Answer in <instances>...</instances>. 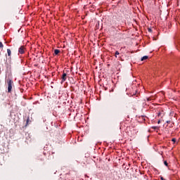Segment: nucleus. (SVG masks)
<instances>
[{"instance_id": "obj_1", "label": "nucleus", "mask_w": 180, "mask_h": 180, "mask_svg": "<svg viewBox=\"0 0 180 180\" xmlns=\"http://www.w3.org/2000/svg\"><path fill=\"white\" fill-rule=\"evenodd\" d=\"M8 84V92L11 93L12 92V85H13V81L12 79H10L7 82Z\"/></svg>"}, {"instance_id": "obj_2", "label": "nucleus", "mask_w": 180, "mask_h": 180, "mask_svg": "<svg viewBox=\"0 0 180 180\" xmlns=\"http://www.w3.org/2000/svg\"><path fill=\"white\" fill-rule=\"evenodd\" d=\"M61 79H62L61 81L62 83L65 82V81H67V73H64V72L63 73Z\"/></svg>"}, {"instance_id": "obj_3", "label": "nucleus", "mask_w": 180, "mask_h": 180, "mask_svg": "<svg viewBox=\"0 0 180 180\" xmlns=\"http://www.w3.org/2000/svg\"><path fill=\"white\" fill-rule=\"evenodd\" d=\"M18 53L20 54H25V46H20L18 49Z\"/></svg>"}, {"instance_id": "obj_4", "label": "nucleus", "mask_w": 180, "mask_h": 180, "mask_svg": "<svg viewBox=\"0 0 180 180\" xmlns=\"http://www.w3.org/2000/svg\"><path fill=\"white\" fill-rule=\"evenodd\" d=\"M154 99H155V98H154V96L147 98L148 102H150V101H154Z\"/></svg>"}, {"instance_id": "obj_5", "label": "nucleus", "mask_w": 180, "mask_h": 180, "mask_svg": "<svg viewBox=\"0 0 180 180\" xmlns=\"http://www.w3.org/2000/svg\"><path fill=\"white\" fill-rule=\"evenodd\" d=\"M7 54H8V57H11V56L12 54L11 49H7Z\"/></svg>"}, {"instance_id": "obj_6", "label": "nucleus", "mask_w": 180, "mask_h": 180, "mask_svg": "<svg viewBox=\"0 0 180 180\" xmlns=\"http://www.w3.org/2000/svg\"><path fill=\"white\" fill-rule=\"evenodd\" d=\"M59 53H60V50H58V49H55V50H54V54H55L56 56L58 55Z\"/></svg>"}, {"instance_id": "obj_7", "label": "nucleus", "mask_w": 180, "mask_h": 180, "mask_svg": "<svg viewBox=\"0 0 180 180\" xmlns=\"http://www.w3.org/2000/svg\"><path fill=\"white\" fill-rule=\"evenodd\" d=\"M148 58V56H143L141 59V61H144V60H147Z\"/></svg>"}, {"instance_id": "obj_8", "label": "nucleus", "mask_w": 180, "mask_h": 180, "mask_svg": "<svg viewBox=\"0 0 180 180\" xmlns=\"http://www.w3.org/2000/svg\"><path fill=\"white\" fill-rule=\"evenodd\" d=\"M119 54H120V53H119V51H115V57H116V58H117V56H119Z\"/></svg>"}, {"instance_id": "obj_9", "label": "nucleus", "mask_w": 180, "mask_h": 180, "mask_svg": "<svg viewBox=\"0 0 180 180\" xmlns=\"http://www.w3.org/2000/svg\"><path fill=\"white\" fill-rule=\"evenodd\" d=\"M0 49H4V44L0 41Z\"/></svg>"}, {"instance_id": "obj_10", "label": "nucleus", "mask_w": 180, "mask_h": 180, "mask_svg": "<svg viewBox=\"0 0 180 180\" xmlns=\"http://www.w3.org/2000/svg\"><path fill=\"white\" fill-rule=\"evenodd\" d=\"M148 31L150 33L153 32V30H152L151 28H148Z\"/></svg>"}, {"instance_id": "obj_11", "label": "nucleus", "mask_w": 180, "mask_h": 180, "mask_svg": "<svg viewBox=\"0 0 180 180\" xmlns=\"http://www.w3.org/2000/svg\"><path fill=\"white\" fill-rule=\"evenodd\" d=\"M164 164H165V165L166 167H168V162H167V161H165V162H164Z\"/></svg>"}, {"instance_id": "obj_12", "label": "nucleus", "mask_w": 180, "mask_h": 180, "mask_svg": "<svg viewBox=\"0 0 180 180\" xmlns=\"http://www.w3.org/2000/svg\"><path fill=\"white\" fill-rule=\"evenodd\" d=\"M172 141H173V143H175V141H176V139H175V138L172 139Z\"/></svg>"}, {"instance_id": "obj_13", "label": "nucleus", "mask_w": 180, "mask_h": 180, "mask_svg": "<svg viewBox=\"0 0 180 180\" xmlns=\"http://www.w3.org/2000/svg\"><path fill=\"white\" fill-rule=\"evenodd\" d=\"M152 129H153L154 130H155V129H158V127H152Z\"/></svg>"}, {"instance_id": "obj_14", "label": "nucleus", "mask_w": 180, "mask_h": 180, "mask_svg": "<svg viewBox=\"0 0 180 180\" xmlns=\"http://www.w3.org/2000/svg\"><path fill=\"white\" fill-rule=\"evenodd\" d=\"M160 179L161 180H165V179H164V177H162V176H160Z\"/></svg>"}, {"instance_id": "obj_15", "label": "nucleus", "mask_w": 180, "mask_h": 180, "mask_svg": "<svg viewBox=\"0 0 180 180\" xmlns=\"http://www.w3.org/2000/svg\"><path fill=\"white\" fill-rule=\"evenodd\" d=\"M29 123V118L27 119V124Z\"/></svg>"}, {"instance_id": "obj_16", "label": "nucleus", "mask_w": 180, "mask_h": 180, "mask_svg": "<svg viewBox=\"0 0 180 180\" xmlns=\"http://www.w3.org/2000/svg\"><path fill=\"white\" fill-rule=\"evenodd\" d=\"M160 123H161V121H160V120H159V121L158 122V124H160Z\"/></svg>"}, {"instance_id": "obj_17", "label": "nucleus", "mask_w": 180, "mask_h": 180, "mask_svg": "<svg viewBox=\"0 0 180 180\" xmlns=\"http://www.w3.org/2000/svg\"><path fill=\"white\" fill-rule=\"evenodd\" d=\"M167 123H171V121H167Z\"/></svg>"}, {"instance_id": "obj_18", "label": "nucleus", "mask_w": 180, "mask_h": 180, "mask_svg": "<svg viewBox=\"0 0 180 180\" xmlns=\"http://www.w3.org/2000/svg\"><path fill=\"white\" fill-rule=\"evenodd\" d=\"M160 115H161L160 112L158 113V116H160Z\"/></svg>"}, {"instance_id": "obj_19", "label": "nucleus", "mask_w": 180, "mask_h": 180, "mask_svg": "<svg viewBox=\"0 0 180 180\" xmlns=\"http://www.w3.org/2000/svg\"><path fill=\"white\" fill-rule=\"evenodd\" d=\"M171 127H172V124L171 125Z\"/></svg>"}]
</instances>
